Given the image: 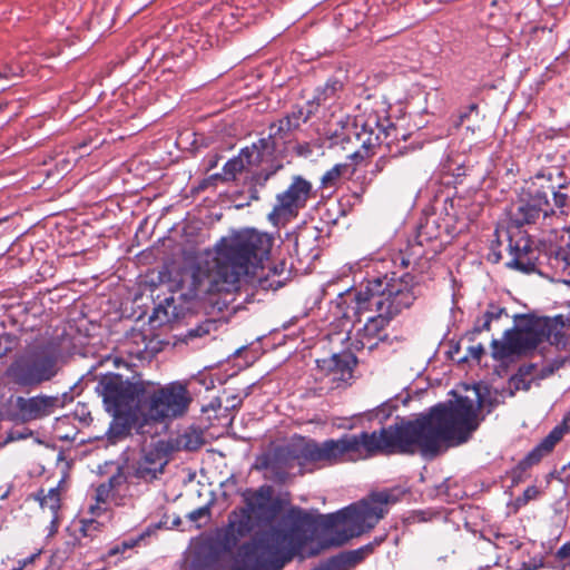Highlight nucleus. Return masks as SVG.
Returning <instances> with one entry per match:
<instances>
[{
	"label": "nucleus",
	"instance_id": "obj_1",
	"mask_svg": "<svg viewBox=\"0 0 570 570\" xmlns=\"http://www.w3.org/2000/svg\"><path fill=\"white\" fill-rule=\"evenodd\" d=\"M478 414L472 400L459 396L455 401L439 403L414 420L401 421L379 431L343 434L322 443L312 441L303 449V456L311 462L328 465L355 462L377 454L434 458L443 444L465 443L478 429Z\"/></svg>",
	"mask_w": 570,
	"mask_h": 570
},
{
	"label": "nucleus",
	"instance_id": "obj_2",
	"mask_svg": "<svg viewBox=\"0 0 570 570\" xmlns=\"http://www.w3.org/2000/svg\"><path fill=\"white\" fill-rule=\"evenodd\" d=\"M240 537L228 524L195 547L191 570H282L302 548L306 535L297 527H277L244 542L228 569L224 559L237 546Z\"/></svg>",
	"mask_w": 570,
	"mask_h": 570
},
{
	"label": "nucleus",
	"instance_id": "obj_3",
	"mask_svg": "<svg viewBox=\"0 0 570 570\" xmlns=\"http://www.w3.org/2000/svg\"><path fill=\"white\" fill-rule=\"evenodd\" d=\"M273 238L253 228L242 229L216 245V256L194 275L197 289L205 294L230 293L244 276L254 275L268 258Z\"/></svg>",
	"mask_w": 570,
	"mask_h": 570
},
{
	"label": "nucleus",
	"instance_id": "obj_4",
	"mask_svg": "<svg viewBox=\"0 0 570 570\" xmlns=\"http://www.w3.org/2000/svg\"><path fill=\"white\" fill-rule=\"evenodd\" d=\"M357 109L363 112L353 117L352 134L360 146L347 156L351 161L336 164L324 173L321 188L334 187L341 178H351L357 165L373 155L382 144L391 148V144L400 137L406 139L405 134H401L390 118L380 116L368 104L363 107L358 105Z\"/></svg>",
	"mask_w": 570,
	"mask_h": 570
},
{
	"label": "nucleus",
	"instance_id": "obj_5",
	"mask_svg": "<svg viewBox=\"0 0 570 570\" xmlns=\"http://www.w3.org/2000/svg\"><path fill=\"white\" fill-rule=\"evenodd\" d=\"M420 295L421 285L415 275L409 272H391L365 279L354 293V305L351 309L357 321H361L360 316L372 307L395 318L411 308Z\"/></svg>",
	"mask_w": 570,
	"mask_h": 570
},
{
	"label": "nucleus",
	"instance_id": "obj_6",
	"mask_svg": "<svg viewBox=\"0 0 570 570\" xmlns=\"http://www.w3.org/2000/svg\"><path fill=\"white\" fill-rule=\"evenodd\" d=\"M515 325L507 330L503 341L492 340V357L501 361L512 355H522L531 352L544 341L552 345H559L564 337V328L570 325V320L562 314L553 317L521 314L514 316Z\"/></svg>",
	"mask_w": 570,
	"mask_h": 570
},
{
	"label": "nucleus",
	"instance_id": "obj_7",
	"mask_svg": "<svg viewBox=\"0 0 570 570\" xmlns=\"http://www.w3.org/2000/svg\"><path fill=\"white\" fill-rule=\"evenodd\" d=\"M567 185V177L559 168H547L538 173L527 186L519 203L510 212L511 222L521 227L534 224L542 215L543 218L564 214L569 196L559 189Z\"/></svg>",
	"mask_w": 570,
	"mask_h": 570
},
{
	"label": "nucleus",
	"instance_id": "obj_8",
	"mask_svg": "<svg viewBox=\"0 0 570 570\" xmlns=\"http://www.w3.org/2000/svg\"><path fill=\"white\" fill-rule=\"evenodd\" d=\"M146 380L125 379L118 373H106L100 376L96 386L97 393L102 397V403L108 413L115 420L110 432L116 435H125L129 431V422L137 414L140 415Z\"/></svg>",
	"mask_w": 570,
	"mask_h": 570
},
{
	"label": "nucleus",
	"instance_id": "obj_9",
	"mask_svg": "<svg viewBox=\"0 0 570 570\" xmlns=\"http://www.w3.org/2000/svg\"><path fill=\"white\" fill-rule=\"evenodd\" d=\"M191 401L187 386L180 382L161 385L146 380L140 416L156 423L177 419L188 411Z\"/></svg>",
	"mask_w": 570,
	"mask_h": 570
},
{
	"label": "nucleus",
	"instance_id": "obj_10",
	"mask_svg": "<svg viewBox=\"0 0 570 570\" xmlns=\"http://www.w3.org/2000/svg\"><path fill=\"white\" fill-rule=\"evenodd\" d=\"M396 502V498L390 491L372 492L358 503L350 505L353 525L337 531L335 537L325 540L320 548L312 550L307 557L316 556L321 550L330 547H341L350 539L360 537L373 529L389 511V505Z\"/></svg>",
	"mask_w": 570,
	"mask_h": 570
},
{
	"label": "nucleus",
	"instance_id": "obj_11",
	"mask_svg": "<svg viewBox=\"0 0 570 570\" xmlns=\"http://www.w3.org/2000/svg\"><path fill=\"white\" fill-rule=\"evenodd\" d=\"M58 362L55 351L45 346H32L14 356L6 370V376L21 387L38 386L58 374Z\"/></svg>",
	"mask_w": 570,
	"mask_h": 570
},
{
	"label": "nucleus",
	"instance_id": "obj_12",
	"mask_svg": "<svg viewBox=\"0 0 570 570\" xmlns=\"http://www.w3.org/2000/svg\"><path fill=\"white\" fill-rule=\"evenodd\" d=\"M283 150L268 136L259 138L250 146L240 149L248 168H254L248 176L249 199L259 200V191L267 181L284 169V163L277 157Z\"/></svg>",
	"mask_w": 570,
	"mask_h": 570
},
{
	"label": "nucleus",
	"instance_id": "obj_13",
	"mask_svg": "<svg viewBox=\"0 0 570 570\" xmlns=\"http://www.w3.org/2000/svg\"><path fill=\"white\" fill-rule=\"evenodd\" d=\"M313 197V185L302 175H294L289 185L275 197L268 220L274 225L286 224L295 219Z\"/></svg>",
	"mask_w": 570,
	"mask_h": 570
},
{
	"label": "nucleus",
	"instance_id": "obj_14",
	"mask_svg": "<svg viewBox=\"0 0 570 570\" xmlns=\"http://www.w3.org/2000/svg\"><path fill=\"white\" fill-rule=\"evenodd\" d=\"M508 252L510 259L505 263L509 268L517 269L521 273H537L540 249L534 245L530 236L522 230L510 234L508 237Z\"/></svg>",
	"mask_w": 570,
	"mask_h": 570
},
{
	"label": "nucleus",
	"instance_id": "obj_15",
	"mask_svg": "<svg viewBox=\"0 0 570 570\" xmlns=\"http://www.w3.org/2000/svg\"><path fill=\"white\" fill-rule=\"evenodd\" d=\"M292 515L294 519V524L289 529L297 527L306 535L304 544L296 552V554L299 553L301 550L306 544L308 540V530H313L318 527L330 530L341 524H345L346 527L344 529H347L348 527L353 525L350 507L344 508L335 513L320 514L318 517H313L312 514L303 512L301 510H292Z\"/></svg>",
	"mask_w": 570,
	"mask_h": 570
},
{
	"label": "nucleus",
	"instance_id": "obj_16",
	"mask_svg": "<svg viewBox=\"0 0 570 570\" xmlns=\"http://www.w3.org/2000/svg\"><path fill=\"white\" fill-rule=\"evenodd\" d=\"M166 464L167 461L163 452L159 450H149L145 452L139 460L126 466V471L122 472L125 482L129 479L151 482L164 472Z\"/></svg>",
	"mask_w": 570,
	"mask_h": 570
},
{
	"label": "nucleus",
	"instance_id": "obj_17",
	"mask_svg": "<svg viewBox=\"0 0 570 570\" xmlns=\"http://www.w3.org/2000/svg\"><path fill=\"white\" fill-rule=\"evenodd\" d=\"M254 469L265 471V478L276 483H284L288 478L289 458L288 451L277 448L274 451L258 455Z\"/></svg>",
	"mask_w": 570,
	"mask_h": 570
},
{
	"label": "nucleus",
	"instance_id": "obj_18",
	"mask_svg": "<svg viewBox=\"0 0 570 570\" xmlns=\"http://www.w3.org/2000/svg\"><path fill=\"white\" fill-rule=\"evenodd\" d=\"M564 429L556 426L535 448H533L512 470L514 480H520L533 465L548 455L562 439Z\"/></svg>",
	"mask_w": 570,
	"mask_h": 570
},
{
	"label": "nucleus",
	"instance_id": "obj_19",
	"mask_svg": "<svg viewBox=\"0 0 570 570\" xmlns=\"http://www.w3.org/2000/svg\"><path fill=\"white\" fill-rule=\"evenodd\" d=\"M377 315L368 317L364 326L357 332V348H367L373 351L380 342L387 340L386 326L394 318L382 311H376Z\"/></svg>",
	"mask_w": 570,
	"mask_h": 570
},
{
	"label": "nucleus",
	"instance_id": "obj_20",
	"mask_svg": "<svg viewBox=\"0 0 570 570\" xmlns=\"http://www.w3.org/2000/svg\"><path fill=\"white\" fill-rule=\"evenodd\" d=\"M317 367L326 375H332V381L346 382L352 377L356 358L351 353L333 354L330 357L317 360Z\"/></svg>",
	"mask_w": 570,
	"mask_h": 570
},
{
	"label": "nucleus",
	"instance_id": "obj_21",
	"mask_svg": "<svg viewBox=\"0 0 570 570\" xmlns=\"http://www.w3.org/2000/svg\"><path fill=\"white\" fill-rule=\"evenodd\" d=\"M445 210L448 208L445 207ZM456 220L455 214L446 212V218H441L436 215H430L425 218L424 223L420 224L416 234L417 244L423 246L425 243L439 239L442 235L450 234V228Z\"/></svg>",
	"mask_w": 570,
	"mask_h": 570
},
{
	"label": "nucleus",
	"instance_id": "obj_22",
	"mask_svg": "<svg viewBox=\"0 0 570 570\" xmlns=\"http://www.w3.org/2000/svg\"><path fill=\"white\" fill-rule=\"evenodd\" d=\"M57 396L38 395L30 399L18 397L17 407L26 420L50 415L58 405Z\"/></svg>",
	"mask_w": 570,
	"mask_h": 570
},
{
	"label": "nucleus",
	"instance_id": "obj_23",
	"mask_svg": "<svg viewBox=\"0 0 570 570\" xmlns=\"http://www.w3.org/2000/svg\"><path fill=\"white\" fill-rule=\"evenodd\" d=\"M125 482V476L122 472H118L110 476L107 482H104L99 484L95 490V505H90L89 511L92 514H97L99 511H101V503H106L111 495V492L115 488L121 485Z\"/></svg>",
	"mask_w": 570,
	"mask_h": 570
},
{
	"label": "nucleus",
	"instance_id": "obj_24",
	"mask_svg": "<svg viewBox=\"0 0 570 570\" xmlns=\"http://www.w3.org/2000/svg\"><path fill=\"white\" fill-rule=\"evenodd\" d=\"M295 130H297V127L289 119L282 117L268 126L267 136L284 151L285 145L289 141L291 135Z\"/></svg>",
	"mask_w": 570,
	"mask_h": 570
},
{
	"label": "nucleus",
	"instance_id": "obj_25",
	"mask_svg": "<svg viewBox=\"0 0 570 570\" xmlns=\"http://www.w3.org/2000/svg\"><path fill=\"white\" fill-rule=\"evenodd\" d=\"M343 88V83L337 79H328L324 86L317 87L315 95L312 99L307 100L306 105L316 107V109L325 104L327 100L333 99L337 91Z\"/></svg>",
	"mask_w": 570,
	"mask_h": 570
},
{
	"label": "nucleus",
	"instance_id": "obj_26",
	"mask_svg": "<svg viewBox=\"0 0 570 570\" xmlns=\"http://www.w3.org/2000/svg\"><path fill=\"white\" fill-rule=\"evenodd\" d=\"M228 525L233 528L240 538H244L253 531L254 521L247 510H242L240 513H233L229 517Z\"/></svg>",
	"mask_w": 570,
	"mask_h": 570
},
{
	"label": "nucleus",
	"instance_id": "obj_27",
	"mask_svg": "<svg viewBox=\"0 0 570 570\" xmlns=\"http://www.w3.org/2000/svg\"><path fill=\"white\" fill-rule=\"evenodd\" d=\"M245 168H248L245 157L238 154V156L229 159L223 167V174H216L214 177L220 178L224 181L235 180L237 175L240 174Z\"/></svg>",
	"mask_w": 570,
	"mask_h": 570
},
{
	"label": "nucleus",
	"instance_id": "obj_28",
	"mask_svg": "<svg viewBox=\"0 0 570 570\" xmlns=\"http://www.w3.org/2000/svg\"><path fill=\"white\" fill-rule=\"evenodd\" d=\"M217 328L216 322L214 320H205L202 323L197 324L194 327L187 330V332L183 336V341L188 343L194 341L195 338H199L206 335H209L212 331Z\"/></svg>",
	"mask_w": 570,
	"mask_h": 570
},
{
	"label": "nucleus",
	"instance_id": "obj_29",
	"mask_svg": "<svg viewBox=\"0 0 570 570\" xmlns=\"http://www.w3.org/2000/svg\"><path fill=\"white\" fill-rule=\"evenodd\" d=\"M316 112V107H309L307 105L306 108L302 106H294L289 112H287L284 117L289 119L291 122L297 129L301 127L302 124H305L314 114Z\"/></svg>",
	"mask_w": 570,
	"mask_h": 570
},
{
	"label": "nucleus",
	"instance_id": "obj_30",
	"mask_svg": "<svg viewBox=\"0 0 570 570\" xmlns=\"http://www.w3.org/2000/svg\"><path fill=\"white\" fill-rule=\"evenodd\" d=\"M71 553V547L69 543H66L63 547L57 548L49 559V567L50 570H60L62 564L69 559V556Z\"/></svg>",
	"mask_w": 570,
	"mask_h": 570
},
{
	"label": "nucleus",
	"instance_id": "obj_31",
	"mask_svg": "<svg viewBox=\"0 0 570 570\" xmlns=\"http://www.w3.org/2000/svg\"><path fill=\"white\" fill-rule=\"evenodd\" d=\"M324 570H351L347 566V561L344 552L328 558L321 563Z\"/></svg>",
	"mask_w": 570,
	"mask_h": 570
},
{
	"label": "nucleus",
	"instance_id": "obj_32",
	"mask_svg": "<svg viewBox=\"0 0 570 570\" xmlns=\"http://www.w3.org/2000/svg\"><path fill=\"white\" fill-rule=\"evenodd\" d=\"M41 507L48 508L52 512L57 511L60 507V493L57 488L50 489L48 493L40 499Z\"/></svg>",
	"mask_w": 570,
	"mask_h": 570
},
{
	"label": "nucleus",
	"instance_id": "obj_33",
	"mask_svg": "<svg viewBox=\"0 0 570 570\" xmlns=\"http://www.w3.org/2000/svg\"><path fill=\"white\" fill-rule=\"evenodd\" d=\"M491 330V322L489 318L484 317V314L481 317H478L474 322V325L470 332L466 333V336L470 341H474L475 336L482 332H488Z\"/></svg>",
	"mask_w": 570,
	"mask_h": 570
},
{
	"label": "nucleus",
	"instance_id": "obj_34",
	"mask_svg": "<svg viewBox=\"0 0 570 570\" xmlns=\"http://www.w3.org/2000/svg\"><path fill=\"white\" fill-rule=\"evenodd\" d=\"M344 554L350 569H353L355 566L361 563L366 557H368V554L364 552L362 547L355 550L345 551Z\"/></svg>",
	"mask_w": 570,
	"mask_h": 570
},
{
	"label": "nucleus",
	"instance_id": "obj_35",
	"mask_svg": "<svg viewBox=\"0 0 570 570\" xmlns=\"http://www.w3.org/2000/svg\"><path fill=\"white\" fill-rule=\"evenodd\" d=\"M530 370H531V366L529 368H527L524 372H523V368H520L519 374L512 376L511 383L514 386V389H517V390L523 389L525 391L530 389L531 382L530 381L527 382L523 377V375L530 374Z\"/></svg>",
	"mask_w": 570,
	"mask_h": 570
},
{
	"label": "nucleus",
	"instance_id": "obj_36",
	"mask_svg": "<svg viewBox=\"0 0 570 570\" xmlns=\"http://www.w3.org/2000/svg\"><path fill=\"white\" fill-rule=\"evenodd\" d=\"M142 537L138 538V539H131V540H126V541H122L121 543H118L116 544L115 547H112L108 554L109 556H116L118 553H124L126 550L128 549H131L134 548L140 540H141Z\"/></svg>",
	"mask_w": 570,
	"mask_h": 570
},
{
	"label": "nucleus",
	"instance_id": "obj_37",
	"mask_svg": "<svg viewBox=\"0 0 570 570\" xmlns=\"http://www.w3.org/2000/svg\"><path fill=\"white\" fill-rule=\"evenodd\" d=\"M17 342V337L12 334L4 333L0 337V356L6 355L12 350V345Z\"/></svg>",
	"mask_w": 570,
	"mask_h": 570
},
{
	"label": "nucleus",
	"instance_id": "obj_38",
	"mask_svg": "<svg viewBox=\"0 0 570 570\" xmlns=\"http://www.w3.org/2000/svg\"><path fill=\"white\" fill-rule=\"evenodd\" d=\"M254 505L258 509L264 508V503L271 499V489L269 488H261L253 495Z\"/></svg>",
	"mask_w": 570,
	"mask_h": 570
},
{
	"label": "nucleus",
	"instance_id": "obj_39",
	"mask_svg": "<svg viewBox=\"0 0 570 570\" xmlns=\"http://www.w3.org/2000/svg\"><path fill=\"white\" fill-rule=\"evenodd\" d=\"M497 547L504 548L507 544L511 547V550H519L521 548V542L517 539H512L510 535L498 534L497 535Z\"/></svg>",
	"mask_w": 570,
	"mask_h": 570
},
{
	"label": "nucleus",
	"instance_id": "obj_40",
	"mask_svg": "<svg viewBox=\"0 0 570 570\" xmlns=\"http://www.w3.org/2000/svg\"><path fill=\"white\" fill-rule=\"evenodd\" d=\"M483 314L484 317L489 318L492 323L493 321L499 320L503 314H507V309L494 304H489L488 309Z\"/></svg>",
	"mask_w": 570,
	"mask_h": 570
},
{
	"label": "nucleus",
	"instance_id": "obj_41",
	"mask_svg": "<svg viewBox=\"0 0 570 570\" xmlns=\"http://www.w3.org/2000/svg\"><path fill=\"white\" fill-rule=\"evenodd\" d=\"M210 517V508L208 505L199 507L187 514L189 521L197 522L203 518Z\"/></svg>",
	"mask_w": 570,
	"mask_h": 570
},
{
	"label": "nucleus",
	"instance_id": "obj_42",
	"mask_svg": "<svg viewBox=\"0 0 570 570\" xmlns=\"http://www.w3.org/2000/svg\"><path fill=\"white\" fill-rule=\"evenodd\" d=\"M100 525L101 524L94 519L82 520L80 530L85 537H89L94 531H97Z\"/></svg>",
	"mask_w": 570,
	"mask_h": 570
},
{
	"label": "nucleus",
	"instance_id": "obj_43",
	"mask_svg": "<svg viewBox=\"0 0 570 570\" xmlns=\"http://www.w3.org/2000/svg\"><path fill=\"white\" fill-rule=\"evenodd\" d=\"M386 539V534L375 537L373 541L362 547L365 553L372 554L377 547H380Z\"/></svg>",
	"mask_w": 570,
	"mask_h": 570
},
{
	"label": "nucleus",
	"instance_id": "obj_44",
	"mask_svg": "<svg viewBox=\"0 0 570 570\" xmlns=\"http://www.w3.org/2000/svg\"><path fill=\"white\" fill-rule=\"evenodd\" d=\"M485 351L482 344H476L468 348V356L472 360L480 361Z\"/></svg>",
	"mask_w": 570,
	"mask_h": 570
},
{
	"label": "nucleus",
	"instance_id": "obj_45",
	"mask_svg": "<svg viewBox=\"0 0 570 570\" xmlns=\"http://www.w3.org/2000/svg\"><path fill=\"white\" fill-rule=\"evenodd\" d=\"M41 551H38L22 560H19L18 567H14L12 570H23L28 564L33 563L37 558L40 557Z\"/></svg>",
	"mask_w": 570,
	"mask_h": 570
},
{
	"label": "nucleus",
	"instance_id": "obj_46",
	"mask_svg": "<svg viewBox=\"0 0 570 570\" xmlns=\"http://www.w3.org/2000/svg\"><path fill=\"white\" fill-rule=\"evenodd\" d=\"M558 557L560 559H567L570 558V542L564 543L559 550H558Z\"/></svg>",
	"mask_w": 570,
	"mask_h": 570
},
{
	"label": "nucleus",
	"instance_id": "obj_47",
	"mask_svg": "<svg viewBox=\"0 0 570 570\" xmlns=\"http://www.w3.org/2000/svg\"><path fill=\"white\" fill-rule=\"evenodd\" d=\"M502 256L500 252H497L493 247L491 249V253L489 254V261L497 264L501 261Z\"/></svg>",
	"mask_w": 570,
	"mask_h": 570
},
{
	"label": "nucleus",
	"instance_id": "obj_48",
	"mask_svg": "<svg viewBox=\"0 0 570 570\" xmlns=\"http://www.w3.org/2000/svg\"><path fill=\"white\" fill-rule=\"evenodd\" d=\"M537 493H538V490L535 487H529L524 491V497L527 500H531L537 495Z\"/></svg>",
	"mask_w": 570,
	"mask_h": 570
},
{
	"label": "nucleus",
	"instance_id": "obj_49",
	"mask_svg": "<svg viewBox=\"0 0 570 570\" xmlns=\"http://www.w3.org/2000/svg\"><path fill=\"white\" fill-rule=\"evenodd\" d=\"M351 122V118L348 115L344 116V118H341L338 120V124L342 126V129H348Z\"/></svg>",
	"mask_w": 570,
	"mask_h": 570
},
{
	"label": "nucleus",
	"instance_id": "obj_50",
	"mask_svg": "<svg viewBox=\"0 0 570 570\" xmlns=\"http://www.w3.org/2000/svg\"><path fill=\"white\" fill-rule=\"evenodd\" d=\"M219 158L220 157L218 155L213 156L208 161L207 169L210 170V169L215 168L218 164Z\"/></svg>",
	"mask_w": 570,
	"mask_h": 570
},
{
	"label": "nucleus",
	"instance_id": "obj_51",
	"mask_svg": "<svg viewBox=\"0 0 570 570\" xmlns=\"http://www.w3.org/2000/svg\"><path fill=\"white\" fill-rule=\"evenodd\" d=\"M386 163H387V159H385L384 157L379 158L375 164L377 170H382Z\"/></svg>",
	"mask_w": 570,
	"mask_h": 570
},
{
	"label": "nucleus",
	"instance_id": "obj_52",
	"mask_svg": "<svg viewBox=\"0 0 570 570\" xmlns=\"http://www.w3.org/2000/svg\"><path fill=\"white\" fill-rule=\"evenodd\" d=\"M200 444H202V442H200V441H198V440H196L195 444H191V442H190V441H188V442L185 444V446H186L187 449H190V450H191V449H197V448H199V446H200Z\"/></svg>",
	"mask_w": 570,
	"mask_h": 570
},
{
	"label": "nucleus",
	"instance_id": "obj_53",
	"mask_svg": "<svg viewBox=\"0 0 570 570\" xmlns=\"http://www.w3.org/2000/svg\"><path fill=\"white\" fill-rule=\"evenodd\" d=\"M10 75H17V73L12 72L10 69L9 71L0 72V78L9 79Z\"/></svg>",
	"mask_w": 570,
	"mask_h": 570
},
{
	"label": "nucleus",
	"instance_id": "obj_54",
	"mask_svg": "<svg viewBox=\"0 0 570 570\" xmlns=\"http://www.w3.org/2000/svg\"><path fill=\"white\" fill-rule=\"evenodd\" d=\"M551 373H553V368H552V367H546V368H543V374H544V375H548V374H551Z\"/></svg>",
	"mask_w": 570,
	"mask_h": 570
},
{
	"label": "nucleus",
	"instance_id": "obj_55",
	"mask_svg": "<svg viewBox=\"0 0 570 570\" xmlns=\"http://www.w3.org/2000/svg\"><path fill=\"white\" fill-rule=\"evenodd\" d=\"M163 311L164 314L167 316V312L165 309L161 308V306H158L156 309H155V313L158 315V313Z\"/></svg>",
	"mask_w": 570,
	"mask_h": 570
},
{
	"label": "nucleus",
	"instance_id": "obj_56",
	"mask_svg": "<svg viewBox=\"0 0 570 570\" xmlns=\"http://www.w3.org/2000/svg\"><path fill=\"white\" fill-rule=\"evenodd\" d=\"M401 265H402V266H404V267H406V266L409 265V263H407V261H405L404 258H402V261H401Z\"/></svg>",
	"mask_w": 570,
	"mask_h": 570
},
{
	"label": "nucleus",
	"instance_id": "obj_57",
	"mask_svg": "<svg viewBox=\"0 0 570 570\" xmlns=\"http://www.w3.org/2000/svg\"><path fill=\"white\" fill-rule=\"evenodd\" d=\"M563 423H566V424L570 423V413L564 417Z\"/></svg>",
	"mask_w": 570,
	"mask_h": 570
},
{
	"label": "nucleus",
	"instance_id": "obj_58",
	"mask_svg": "<svg viewBox=\"0 0 570 570\" xmlns=\"http://www.w3.org/2000/svg\"><path fill=\"white\" fill-rule=\"evenodd\" d=\"M476 109H478V106H476L475 104H472V105L470 106V110H476Z\"/></svg>",
	"mask_w": 570,
	"mask_h": 570
},
{
	"label": "nucleus",
	"instance_id": "obj_59",
	"mask_svg": "<svg viewBox=\"0 0 570 570\" xmlns=\"http://www.w3.org/2000/svg\"><path fill=\"white\" fill-rule=\"evenodd\" d=\"M466 117H468V114H463V115H461V116H460V120H461V122H462V121L464 120V118H466Z\"/></svg>",
	"mask_w": 570,
	"mask_h": 570
},
{
	"label": "nucleus",
	"instance_id": "obj_60",
	"mask_svg": "<svg viewBox=\"0 0 570 570\" xmlns=\"http://www.w3.org/2000/svg\"><path fill=\"white\" fill-rule=\"evenodd\" d=\"M242 403V401H238L237 404H232V407H236V406H239Z\"/></svg>",
	"mask_w": 570,
	"mask_h": 570
},
{
	"label": "nucleus",
	"instance_id": "obj_61",
	"mask_svg": "<svg viewBox=\"0 0 570 570\" xmlns=\"http://www.w3.org/2000/svg\"><path fill=\"white\" fill-rule=\"evenodd\" d=\"M43 570H50L49 567H46Z\"/></svg>",
	"mask_w": 570,
	"mask_h": 570
}]
</instances>
